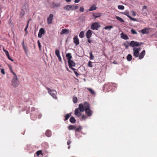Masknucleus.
<instances>
[{"mask_svg":"<svg viewBox=\"0 0 157 157\" xmlns=\"http://www.w3.org/2000/svg\"><path fill=\"white\" fill-rule=\"evenodd\" d=\"M122 13L124 14V15L127 16L129 18V17L130 16L129 15V12L128 11H125L123 13Z\"/></svg>","mask_w":157,"mask_h":157,"instance_id":"obj_40","label":"nucleus"},{"mask_svg":"<svg viewBox=\"0 0 157 157\" xmlns=\"http://www.w3.org/2000/svg\"><path fill=\"white\" fill-rule=\"evenodd\" d=\"M71 5H67L64 7V9L67 11H69L70 9L71 10Z\"/></svg>","mask_w":157,"mask_h":157,"instance_id":"obj_21","label":"nucleus"},{"mask_svg":"<svg viewBox=\"0 0 157 157\" xmlns=\"http://www.w3.org/2000/svg\"><path fill=\"white\" fill-rule=\"evenodd\" d=\"M129 18L132 21H136V18H132L131 16H130V17H129Z\"/></svg>","mask_w":157,"mask_h":157,"instance_id":"obj_51","label":"nucleus"},{"mask_svg":"<svg viewBox=\"0 0 157 157\" xmlns=\"http://www.w3.org/2000/svg\"><path fill=\"white\" fill-rule=\"evenodd\" d=\"M115 84L112 83L108 82L104 84L103 86V90L104 92H106L110 91L112 89V86H114Z\"/></svg>","mask_w":157,"mask_h":157,"instance_id":"obj_2","label":"nucleus"},{"mask_svg":"<svg viewBox=\"0 0 157 157\" xmlns=\"http://www.w3.org/2000/svg\"><path fill=\"white\" fill-rule=\"evenodd\" d=\"M45 135L47 137H50L52 135L51 131L49 130H47L45 132Z\"/></svg>","mask_w":157,"mask_h":157,"instance_id":"obj_20","label":"nucleus"},{"mask_svg":"<svg viewBox=\"0 0 157 157\" xmlns=\"http://www.w3.org/2000/svg\"><path fill=\"white\" fill-rule=\"evenodd\" d=\"M147 9V6H143L142 7V11L144 13H143L144 14H145L146 13V12L145 11H144V10H146Z\"/></svg>","mask_w":157,"mask_h":157,"instance_id":"obj_39","label":"nucleus"},{"mask_svg":"<svg viewBox=\"0 0 157 157\" xmlns=\"http://www.w3.org/2000/svg\"><path fill=\"white\" fill-rule=\"evenodd\" d=\"M74 71V72L75 74V75H76V77H78V76L79 75V74H78L77 72H76V70H75V71Z\"/></svg>","mask_w":157,"mask_h":157,"instance_id":"obj_53","label":"nucleus"},{"mask_svg":"<svg viewBox=\"0 0 157 157\" xmlns=\"http://www.w3.org/2000/svg\"><path fill=\"white\" fill-rule=\"evenodd\" d=\"M92 62L90 61H89L88 63V66L90 67H92L93 65H92Z\"/></svg>","mask_w":157,"mask_h":157,"instance_id":"obj_48","label":"nucleus"},{"mask_svg":"<svg viewBox=\"0 0 157 157\" xmlns=\"http://www.w3.org/2000/svg\"><path fill=\"white\" fill-rule=\"evenodd\" d=\"M46 89L47 90L48 93L54 99H57V92L56 91L53 89L46 87Z\"/></svg>","mask_w":157,"mask_h":157,"instance_id":"obj_4","label":"nucleus"},{"mask_svg":"<svg viewBox=\"0 0 157 157\" xmlns=\"http://www.w3.org/2000/svg\"><path fill=\"white\" fill-rule=\"evenodd\" d=\"M87 118V117L86 116H85L84 115H83L82 116V118L83 120H84L86 119Z\"/></svg>","mask_w":157,"mask_h":157,"instance_id":"obj_50","label":"nucleus"},{"mask_svg":"<svg viewBox=\"0 0 157 157\" xmlns=\"http://www.w3.org/2000/svg\"><path fill=\"white\" fill-rule=\"evenodd\" d=\"M121 37L124 40H128L129 37L126 34L124 33H122L121 34Z\"/></svg>","mask_w":157,"mask_h":157,"instance_id":"obj_18","label":"nucleus"},{"mask_svg":"<svg viewBox=\"0 0 157 157\" xmlns=\"http://www.w3.org/2000/svg\"><path fill=\"white\" fill-rule=\"evenodd\" d=\"M32 116H33V115L32 114H31V117H32Z\"/></svg>","mask_w":157,"mask_h":157,"instance_id":"obj_64","label":"nucleus"},{"mask_svg":"<svg viewBox=\"0 0 157 157\" xmlns=\"http://www.w3.org/2000/svg\"><path fill=\"white\" fill-rule=\"evenodd\" d=\"M149 30V28H146L142 29L141 31V32L143 34H148L150 32Z\"/></svg>","mask_w":157,"mask_h":157,"instance_id":"obj_13","label":"nucleus"},{"mask_svg":"<svg viewBox=\"0 0 157 157\" xmlns=\"http://www.w3.org/2000/svg\"><path fill=\"white\" fill-rule=\"evenodd\" d=\"M76 128V126L74 125H70L68 126V128L69 130H73Z\"/></svg>","mask_w":157,"mask_h":157,"instance_id":"obj_24","label":"nucleus"},{"mask_svg":"<svg viewBox=\"0 0 157 157\" xmlns=\"http://www.w3.org/2000/svg\"><path fill=\"white\" fill-rule=\"evenodd\" d=\"M71 115V113H69L67 114L64 117L65 119H64V121H66L69 118Z\"/></svg>","mask_w":157,"mask_h":157,"instance_id":"obj_23","label":"nucleus"},{"mask_svg":"<svg viewBox=\"0 0 157 157\" xmlns=\"http://www.w3.org/2000/svg\"><path fill=\"white\" fill-rule=\"evenodd\" d=\"M1 73L3 75H5V72L4 71V70L3 69H1Z\"/></svg>","mask_w":157,"mask_h":157,"instance_id":"obj_52","label":"nucleus"},{"mask_svg":"<svg viewBox=\"0 0 157 157\" xmlns=\"http://www.w3.org/2000/svg\"><path fill=\"white\" fill-rule=\"evenodd\" d=\"M65 0L67 2H70L71 1V0Z\"/></svg>","mask_w":157,"mask_h":157,"instance_id":"obj_60","label":"nucleus"},{"mask_svg":"<svg viewBox=\"0 0 157 157\" xmlns=\"http://www.w3.org/2000/svg\"><path fill=\"white\" fill-rule=\"evenodd\" d=\"M82 129V127L81 126H79L78 128H77L75 129V131L76 132H79Z\"/></svg>","mask_w":157,"mask_h":157,"instance_id":"obj_41","label":"nucleus"},{"mask_svg":"<svg viewBox=\"0 0 157 157\" xmlns=\"http://www.w3.org/2000/svg\"><path fill=\"white\" fill-rule=\"evenodd\" d=\"M86 89L88 90L90 93L92 95H94L95 94V92L91 88L87 87L86 88Z\"/></svg>","mask_w":157,"mask_h":157,"instance_id":"obj_22","label":"nucleus"},{"mask_svg":"<svg viewBox=\"0 0 157 157\" xmlns=\"http://www.w3.org/2000/svg\"><path fill=\"white\" fill-rule=\"evenodd\" d=\"M101 15L100 13H95L93 14V16L95 18L100 17Z\"/></svg>","mask_w":157,"mask_h":157,"instance_id":"obj_28","label":"nucleus"},{"mask_svg":"<svg viewBox=\"0 0 157 157\" xmlns=\"http://www.w3.org/2000/svg\"><path fill=\"white\" fill-rule=\"evenodd\" d=\"M131 32L132 33V34H137V32H136L135 30H134L133 29H132L131 30Z\"/></svg>","mask_w":157,"mask_h":157,"instance_id":"obj_43","label":"nucleus"},{"mask_svg":"<svg viewBox=\"0 0 157 157\" xmlns=\"http://www.w3.org/2000/svg\"><path fill=\"white\" fill-rule=\"evenodd\" d=\"M90 38H87V42H86V43H93V41L91 40V39Z\"/></svg>","mask_w":157,"mask_h":157,"instance_id":"obj_45","label":"nucleus"},{"mask_svg":"<svg viewBox=\"0 0 157 157\" xmlns=\"http://www.w3.org/2000/svg\"><path fill=\"white\" fill-rule=\"evenodd\" d=\"M113 26H106L105 27L104 29H108L109 30H110L111 28H113Z\"/></svg>","mask_w":157,"mask_h":157,"instance_id":"obj_35","label":"nucleus"},{"mask_svg":"<svg viewBox=\"0 0 157 157\" xmlns=\"http://www.w3.org/2000/svg\"><path fill=\"white\" fill-rule=\"evenodd\" d=\"M133 56L136 57H137L139 56V54L140 51L141 50V48H133Z\"/></svg>","mask_w":157,"mask_h":157,"instance_id":"obj_7","label":"nucleus"},{"mask_svg":"<svg viewBox=\"0 0 157 157\" xmlns=\"http://www.w3.org/2000/svg\"><path fill=\"white\" fill-rule=\"evenodd\" d=\"M19 81L18 80L16 74L14 75L13 78L11 81L12 85L15 87L18 86L19 84Z\"/></svg>","mask_w":157,"mask_h":157,"instance_id":"obj_3","label":"nucleus"},{"mask_svg":"<svg viewBox=\"0 0 157 157\" xmlns=\"http://www.w3.org/2000/svg\"><path fill=\"white\" fill-rule=\"evenodd\" d=\"M80 0H75L74 2L75 3H78L80 1Z\"/></svg>","mask_w":157,"mask_h":157,"instance_id":"obj_57","label":"nucleus"},{"mask_svg":"<svg viewBox=\"0 0 157 157\" xmlns=\"http://www.w3.org/2000/svg\"><path fill=\"white\" fill-rule=\"evenodd\" d=\"M90 106L89 103L85 102L83 104L82 103L79 104V109L81 112L85 111V113L88 117H90L93 114V111L90 109Z\"/></svg>","mask_w":157,"mask_h":157,"instance_id":"obj_1","label":"nucleus"},{"mask_svg":"<svg viewBox=\"0 0 157 157\" xmlns=\"http://www.w3.org/2000/svg\"><path fill=\"white\" fill-rule=\"evenodd\" d=\"M37 44H38V47L40 48V50L41 48V44L39 40L38 41Z\"/></svg>","mask_w":157,"mask_h":157,"instance_id":"obj_54","label":"nucleus"},{"mask_svg":"<svg viewBox=\"0 0 157 157\" xmlns=\"http://www.w3.org/2000/svg\"><path fill=\"white\" fill-rule=\"evenodd\" d=\"M74 42L76 45H78L79 44V40L77 36H75L73 38Z\"/></svg>","mask_w":157,"mask_h":157,"instance_id":"obj_16","label":"nucleus"},{"mask_svg":"<svg viewBox=\"0 0 157 157\" xmlns=\"http://www.w3.org/2000/svg\"><path fill=\"white\" fill-rule=\"evenodd\" d=\"M36 153L37 156H39L40 155H42V151L41 150H39L37 151Z\"/></svg>","mask_w":157,"mask_h":157,"instance_id":"obj_37","label":"nucleus"},{"mask_svg":"<svg viewBox=\"0 0 157 157\" xmlns=\"http://www.w3.org/2000/svg\"><path fill=\"white\" fill-rule=\"evenodd\" d=\"M70 121L72 124H74L76 122V120L73 117H71L70 119Z\"/></svg>","mask_w":157,"mask_h":157,"instance_id":"obj_25","label":"nucleus"},{"mask_svg":"<svg viewBox=\"0 0 157 157\" xmlns=\"http://www.w3.org/2000/svg\"><path fill=\"white\" fill-rule=\"evenodd\" d=\"M68 66L73 71L76 70L75 69L72 67H75L76 65V63L73 60H71L69 61H68Z\"/></svg>","mask_w":157,"mask_h":157,"instance_id":"obj_6","label":"nucleus"},{"mask_svg":"<svg viewBox=\"0 0 157 157\" xmlns=\"http://www.w3.org/2000/svg\"><path fill=\"white\" fill-rule=\"evenodd\" d=\"M8 66L9 67V69H10L11 72V73L14 75H15V74H16L13 71V70H12V67L10 65V64H8Z\"/></svg>","mask_w":157,"mask_h":157,"instance_id":"obj_33","label":"nucleus"},{"mask_svg":"<svg viewBox=\"0 0 157 157\" xmlns=\"http://www.w3.org/2000/svg\"><path fill=\"white\" fill-rule=\"evenodd\" d=\"M35 109V108H32L31 109V110L33 111H34Z\"/></svg>","mask_w":157,"mask_h":157,"instance_id":"obj_59","label":"nucleus"},{"mask_svg":"<svg viewBox=\"0 0 157 157\" xmlns=\"http://www.w3.org/2000/svg\"><path fill=\"white\" fill-rule=\"evenodd\" d=\"M79 11L81 12H82L84 11V8L83 6H82L79 9Z\"/></svg>","mask_w":157,"mask_h":157,"instance_id":"obj_49","label":"nucleus"},{"mask_svg":"<svg viewBox=\"0 0 157 157\" xmlns=\"http://www.w3.org/2000/svg\"><path fill=\"white\" fill-rule=\"evenodd\" d=\"M132 14L133 16H136V13L134 11H132Z\"/></svg>","mask_w":157,"mask_h":157,"instance_id":"obj_56","label":"nucleus"},{"mask_svg":"<svg viewBox=\"0 0 157 157\" xmlns=\"http://www.w3.org/2000/svg\"><path fill=\"white\" fill-rule=\"evenodd\" d=\"M55 54L57 56L59 60L61 62H62V58L60 56V52L59 50H56L55 51Z\"/></svg>","mask_w":157,"mask_h":157,"instance_id":"obj_11","label":"nucleus"},{"mask_svg":"<svg viewBox=\"0 0 157 157\" xmlns=\"http://www.w3.org/2000/svg\"><path fill=\"white\" fill-rule=\"evenodd\" d=\"M96 7L94 5H93L89 9V11H92L95 10L96 9Z\"/></svg>","mask_w":157,"mask_h":157,"instance_id":"obj_26","label":"nucleus"},{"mask_svg":"<svg viewBox=\"0 0 157 157\" xmlns=\"http://www.w3.org/2000/svg\"><path fill=\"white\" fill-rule=\"evenodd\" d=\"M132 56L131 54H129L128 55V56H127V59L128 61H131L132 60Z\"/></svg>","mask_w":157,"mask_h":157,"instance_id":"obj_29","label":"nucleus"},{"mask_svg":"<svg viewBox=\"0 0 157 157\" xmlns=\"http://www.w3.org/2000/svg\"><path fill=\"white\" fill-rule=\"evenodd\" d=\"M100 27V25L98 22H94L92 23L91 26V29L93 30H97Z\"/></svg>","mask_w":157,"mask_h":157,"instance_id":"obj_5","label":"nucleus"},{"mask_svg":"<svg viewBox=\"0 0 157 157\" xmlns=\"http://www.w3.org/2000/svg\"><path fill=\"white\" fill-rule=\"evenodd\" d=\"M145 54V51L144 50L140 53L139 56V58L140 59H141L143 58Z\"/></svg>","mask_w":157,"mask_h":157,"instance_id":"obj_17","label":"nucleus"},{"mask_svg":"<svg viewBox=\"0 0 157 157\" xmlns=\"http://www.w3.org/2000/svg\"><path fill=\"white\" fill-rule=\"evenodd\" d=\"M77 100H78L77 97L73 98V101L74 103H77Z\"/></svg>","mask_w":157,"mask_h":157,"instance_id":"obj_46","label":"nucleus"},{"mask_svg":"<svg viewBox=\"0 0 157 157\" xmlns=\"http://www.w3.org/2000/svg\"><path fill=\"white\" fill-rule=\"evenodd\" d=\"M30 21V20H29L28 21V22H27V24L26 27V28L27 29L28 27V25H29V21Z\"/></svg>","mask_w":157,"mask_h":157,"instance_id":"obj_58","label":"nucleus"},{"mask_svg":"<svg viewBox=\"0 0 157 157\" xmlns=\"http://www.w3.org/2000/svg\"><path fill=\"white\" fill-rule=\"evenodd\" d=\"M53 6L54 7H58L60 6V4L59 3H53L52 4Z\"/></svg>","mask_w":157,"mask_h":157,"instance_id":"obj_32","label":"nucleus"},{"mask_svg":"<svg viewBox=\"0 0 157 157\" xmlns=\"http://www.w3.org/2000/svg\"><path fill=\"white\" fill-rule=\"evenodd\" d=\"M71 143V141L70 140H68L67 142V144L69 145V146L68 147V149H69L70 148V144Z\"/></svg>","mask_w":157,"mask_h":157,"instance_id":"obj_47","label":"nucleus"},{"mask_svg":"<svg viewBox=\"0 0 157 157\" xmlns=\"http://www.w3.org/2000/svg\"><path fill=\"white\" fill-rule=\"evenodd\" d=\"M66 57L68 61L71 60V59L72 58L71 54L70 53H68L66 55Z\"/></svg>","mask_w":157,"mask_h":157,"instance_id":"obj_19","label":"nucleus"},{"mask_svg":"<svg viewBox=\"0 0 157 157\" xmlns=\"http://www.w3.org/2000/svg\"><path fill=\"white\" fill-rule=\"evenodd\" d=\"M129 45L130 47L134 48L135 47H138L139 46V43L137 41L132 40L129 43Z\"/></svg>","mask_w":157,"mask_h":157,"instance_id":"obj_8","label":"nucleus"},{"mask_svg":"<svg viewBox=\"0 0 157 157\" xmlns=\"http://www.w3.org/2000/svg\"><path fill=\"white\" fill-rule=\"evenodd\" d=\"M78 6H77L71 5V10H75L78 9Z\"/></svg>","mask_w":157,"mask_h":157,"instance_id":"obj_30","label":"nucleus"},{"mask_svg":"<svg viewBox=\"0 0 157 157\" xmlns=\"http://www.w3.org/2000/svg\"><path fill=\"white\" fill-rule=\"evenodd\" d=\"M118 9L120 10H123L124 9V6L122 5H119L118 6Z\"/></svg>","mask_w":157,"mask_h":157,"instance_id":"obj_42","label":"nucleus"},{"mask_svg":"<svg viewBox=\"0 0 157 157\" xmlns=\"http://www.w3.org/2000/svg\"><path fill=\"white\" fill-rule=\"evenodd\" d=\"M90 60H92L94 58V56L92 54V52H90Z\"/></svg>","mask_w":157,"mask_h":157,"instance_id":"obj_36","label":"nucleus"},{"mask_svg":"<svg viewBox=\"0 0 157 157\" xmlns=\"http://www.w3.org/2000/svg\"><path fill=\"white\" fill-rule=\"evenodd\" d=\"M53 17V15L50 14L47 18V22L48 24H51L52 23V20Z\"/></svg>","mask_w":157,"mask_h":157,"instance_id":"obj_10","label":"nucleus"},{"mask_svg":"<svg viewBox=\"0 0 157 157\" xmlns=\"http://www.w3.org/2000/svg\"><path fill=\"white\" fill-rule=\"evenodd\" d=\"M67 70L69 72H71V71L69 70V69L67 67Z\"/></svg>","mask_w":157,"mask_h":157,"instance_id":"obj_61","label":"nucleus"},{"mask_svg":"<svg viewBox=\"0 0 157 157\" xmlns=\"http://www.w3.org/2000/svg\"><path fill=\"white\" fill-rule=\"evenodd\" d=\"M22 45L23 47L24 45H25L24 44V41H23V42H22Z\"/></svg>","mask_w":157,"mask_h":157,"instance_id":"obj_62","label":"nucleus"},{"mask_svg":"<svg viewBox=\"0 0 157 157\" xmlns=\"http://www.w3.org/2000/svg\"><path fill=\"white\" fill-rule=\"evenodd\" d=\"M45 31L44 29L43 28H41L39 30L38 33V37L39 38H41L42 35L45 33Z\"/></svg>","mask_w":157,"mask_h":157,"instance_id":"obj_9","label":"nucleus"},{"mask_svg":"<svg viewBox=\"0 0 157 157\" xmlns=\"http://www.w3.org/2000/svg\"><path fill=\"white\" fill-rule=\"evenodd\" d=\"M126 43H124L123 44V45L125 47V48L126 49H128L129 47V42L128 41H126Z\"/></svg>","mask_w":157,"mask_h":157,"instance_id":"obj_31","label":"nucleus"},{"mask_svg":"<svg viewBox=\"0 0 157 157\" xmlns=\"http://www.w3.org/2000/svg\"><path fill=\"white\" fill-rule=\"evenodd\" d=\"M92 31L90 29L88 30L87 31L86 34V36L87 38H90L92 35Z\"/></svg>","mask_w":157,"mask_h":157,"instance_id":"obj_15","label":"nucleus"},{"mask_svg":"<svg viewBox=\"0 0 157 157\" xmlns=\"http://www.w3.org/2000/svg\"><path fill=\"white\" fill-rule=\"evenodd\" d=\"M3 51L5 52L6 55V56H9V53L7 51V50H6L4 47H3Z\"/></svg>","mask_w":157,"mask_h":157,"instance_id":"obj_38","label":"nucleus"},{"mask_svg":"<svg viewBox=\"0 0 157 157\" xmlns=\"http://www.w3.org/2000/svg\"><path fill=\"white\" fill-rule=\"evenodd\" d=\"M84 36V32L83 31H82L79 34V36L81 38H82Z\"/></svg>","mask_w":157,"mask_h":157,"instance_id":"obj_34","label":"nucleus"},{"mask_svg":"<svg viewBox=\"0 0 157 157\" xmlns=\"http://www.w3.org/2000/svg\"><path fill=\"white\" fill-rule=\"evenodd\" d=\"M23 48L25 53H27V46H25V45H24Z\"/></svg>","mask_w":157,"mask_h":157,"instance_id":"obj_44","label":"nucleus"},{"mask_svg":"<svg viewBox=\"0 0 157 157\" xmlns=\"http://www.w3.org/2000/svg\"><path fill=\"white\" fill-rule=\"evenodd\" d=\"M115 17L117 20L123 23L124 22V20L122 18L118 16H116Z\"/></svg>","mask_w":157,"mask_h":157,"instance_id":"obj_27","label":"nucleus"},{"mask_svg":"<svg viewBox=\"0 0 157 157\" xmlns=\"http://www.w3.org/2000/svg\"><path fill=\"white\" fill-rule=\"evenodd\" d=\"M69 33V30L68 29H62V31L60 33V35H62L64 34H68Z\"/></svg>","mask_w":157,"mask_h":157,"instance_id":"obj_14","label":"nucleus"},{"mask_svg":"<svg viewBox=\"0 0 157 157\" xmlns=\"http://www.w3.org/2000/svg\"><path fill=\"white\" fill-rule=\"evenodd\" d=\"M81 112L80 111L79 109V106L78 108L76 109L75 111V115L78 117L80 116L81 115Z\"/></svg>","mask_w":157,"mask_h":157,"instance_id":"obj_12","label":"nucleus"},{"mask_svg":"<svg viewBox=\"0 0 157 157\" xmlns=\"http://www.w3.org/2000/svg\"><path fill=\"white\" fill-rule=\"evenodd\" d=\"M27 29L26 28H25V30L26 31Z\"/></svg>","mask_w":157,"mask_h":157,"instance_id":"obj_63","label":"nucleus"},{"mask_svg":"<svg viewBox=\"0 0 157 157\" xmlns=\"http://www.w3.org/2000/svg\"><path fill=\"white\" fill-rule=\"evenodd\" d=\"M7 57L8 59L9 60H11V61H13V59H11V57H10V56H9H9H7Z\"/></svg>","mask_w":157,"mask_h":157,"instance_id":"obj_55","label":"nucleus"}]
</instances>
